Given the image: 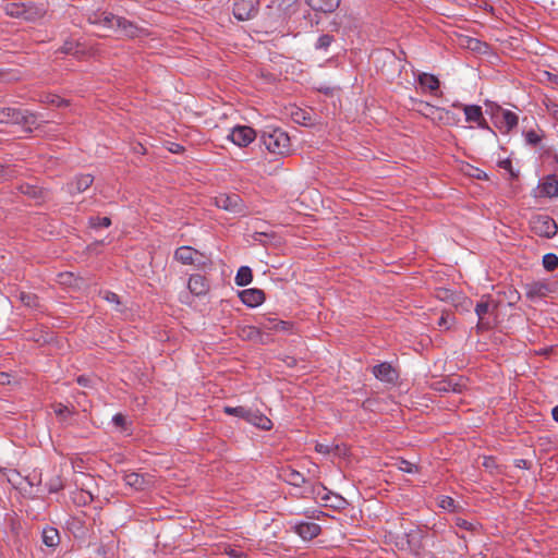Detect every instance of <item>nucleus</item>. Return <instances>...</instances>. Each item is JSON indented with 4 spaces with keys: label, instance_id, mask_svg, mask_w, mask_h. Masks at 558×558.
<instances>
[{
    "label": "nucleus",
    "instance_id": "39",
    "mask_svg": "<svg viewBox=\"0 0 558 558\" xmlns=\"http://www.w3.org/2000/svg\"><path fill=\"white\" fill-rule=\"evenodd\" d=\"M498 166L508 171L511 179H517L519 177V172L513 169L512 161L509 158L500 160Z\"/></svg>",
    "mask_w": 558,
    "mask_h": 558
},
{
    "label": "nucleus",
    "instance_id": "42",
    "mask_svg": "<svg viewBox=\"0 0 558 558\" xmlns=\"http://www.w3.org/2000/svg\"><path fill=\"white\" fill-rule=\"evenodd\" d=\"M398 469L405 473H414L417 471V466L407 460H400L398 462Z\"/></svg>",
    "mask_w": 558,
    "mask_h": 558
},
{
    "label": "nucleus",
    "instance_id": "17",
    "mask_svg": "<svg viewBox=\"0 0 558 558\" xmlns=\"http://www.w3.org/2000/svg\"><path fill=\"white\" fill-rule=\"evenodd\" d=\"M465 385L461 378H449L446 380H441L436 383V390L440 392H456L461 393Z\"/></svg>",
    "mask_w": 558,
    "mask_h": 558
},
{
    "label": "nucleus",
    "instance_id": "31",
    "mask_svg": "<svg viewBox=\"0 0 558 558\" xmlns=\"http://www.w3.org/2000/svg\"><path fill=\"white\" fill-rule=\"evenodd\" d=\"M58 282L63 286H78V278L73 272L66 271L58 275Z\"/></svg>",
    "mask_w": 558,
    "mask_h": 558
},
{
    "label": "nucleus",
    "instance_id": "21",
    "mask_svg": "<svg viewBox=\"0 0 558 558\" xmlns=\"http://www.w3.org/2000/svg\"><path fill=\"white\" fill-rule=\"evenodd\" d=\"M280 477L290 485L296 487H300L305 483V476L290 466L281 470Z\"/></svg>",
    "mask_w": 558,
    "mask_h": 558
},
{
    "label": "nucleus",
    "instance_id": "34",
    "mask_svg": "<svg viewBox=\"0 0 558 558\" xmlns=\"http://www.w3.org/2000/svg\"><path fill=\"white\" fill-rule=\"evenodd\" d=\"M250 409L245 407H226L225 413L234 415L246 421Z\"/></svg>",
    "mask_w": 558,
    "mask_h": 558
},
{
    "label": "nucleus",
    "instance_id": "47",
    "mask_svg": "<svg viewBox=\"0 0 558 558\" xmlns=\"http://www.w3.org/2000/svg\"><path fill=\"white\" fill-rule=\"evenodd\" d=\"M105 300L110 302V303H116V304H119V299H118V295L113 292H105Z\"/></svg>",
    "mask_w": 558,
    "mask_h": 558
},
{
    "label": "nucleus",
    "instance_id": "50",
    "mask_svg": "<svg viewBox=\"0 0 558 558\" xmlns=\"http://www.w3.org/2000/svg\"><path fill=\"white\" fill-rule=\"evenodd\" d=\"M72 50H73V45L71 43H65L61 47V52H63V53H72Z\"/></svg>",
    "mask_w": 558,
    "mask_h": 558
},
{
    "label": "nucleus",
    "instance_id": "2",
    "mask_svg": "<svg viewBox=\"0 0 558 558\" xmlns=\"http://www.w3.org/2000/svg\"><path fill=\"white\" fill-rule=\"evenodd\" d=\"M174 257L184 265L205 267L210 263L206 253L197 251L194 246H178Z\"/></svg>",
    "mask_w": 558,
    "mask_h": 558
},
{
    "label": "nucleus",
    "instance_id": "45",
    "mask_svg": "<svg viewBox=\"0 0 558 558\" xmlns=\"http://www.w3.org/2000/svg\"><path fill=\"white\" fill-rule=\"evenodd\" d=\"M482 464L490 473H494L495 470L498 469L496 459L494 457H484Z\"/></svg>",
    "mask_w": 558,
    "mask_h": 558
},
{
    "label": "nucleus",
    "instance_id": "1",
    "mask_svg": "<svg viewBox=\"0 0 558 558\" xmlns=\"http://www.w3.org/2000/svg\"><path fill=\"white\" fill-rule=\"evenodd\" d=\"M260 142L272 154L284 155L290 150V137L279 128H268L262 132Z\"/></svg>",
    "mask_w": 558,
    "mask_h": 558
},
{
    "label": "nucleus",
    "instance_id": "61",
    "mask_svg": "<svg viewBox=\"0 0 558 558\" xmlns=\"http://www.w3.org/2000/svg\"><path fill=\"white\" fill-rule=\"evenodd\" d=\"M554 82L558 83V76L554 75Z\"/></svg>",
    "mask_w": 558,
    "mask_h": 558
},
{
    "label": "nucleus",
    "instance_id": "58",
    "mask_svg": "<svg viewBox=\"0 0 558 558\" xmlns=\"http://www.w3.org/2000/svg\"><path fill=\"white\" fill-rule=\"evenodd\" d=\"M175 146L177 147H174V149H172V151L178 153L180 149H182V146H180V144H177Z\"/></svg>",
    "mask_w": 558,
    "mask_h": 558
},
{
    "label": "nucleus",
    "instance_id": "53",
    "mask_svg": "<svg viewBox=\"0 0 558 558\" xmlns=\"http://www.w3.org/2000/svg\"><path fill=\"white\" fill-rule=\"evenodd\" d=\"M77 383H78L80 385H82V386H87V384H88V378H86V377H84V376H80V377L77 378Z\"/></svg>",
    "mask_w": 558,
    "mask_h": 558
},
{
    "label": "nucleus",
    "instance_id": "48",
    "mask_svg": "<svg viewBox=\"0 0 558 558\" xmlns=\"http://www.w3.org/2000/svg\"><path fill=\"white\" fill-rule=\"evenodd\" d=\"M112 421H113L114 425L120 426V427L124 426V424H125V417L120 413L116 414L113 416Z\"/></svg>",
    "mask_w": 558,
    "mask_h": 558
},
{
    "label": "nucleus",
    "instance_id": "40",
    "mask_svg": "<svg viewBox=\"0 0 558 558\" xmlns=\"http://www.w3.org/2000/svg\"><path fill=\"white\" fill-rule=\"evenodd\" d=\"M542 135H539L538 133H536L534 130H531V131H527L525 133V141L527 144L532 145V146H536L541 143L542 141Z\"/></svg>",
    "mask_w": 558,
    "mask_h": 558
},
{
    "label": "nucleus",
    "instance_id": "52",
    "mask_svg": "<svg viewBox=\"0 0 558 558\" xmlns=\"http://www.w3.org/2000/svg\"><path fill=\"white\" fill-rule=\"evenodd\" d=\"M480 45H481V41L477 39H470V41H469V47L471 49H477Z\"/></svg>",
    "mask_w": 558,
    "mask_h": 558
},
{
    "label": "nucleus",
    "instance_id": "54",
    "mask_svg": "<svg viewBox=\"0 0 558 558\" xmlns=\"http://www.w3.org/2000/svg\"><path fill=\"white\" fill-rule=\"evenodd\" d=\"M551 414H553V418L558 422V405H556L555 408H553L551 410Z\"/></svg>",
    "mask_w": 558,
    "mask_h": 558
},
{
    "label": "nucleus",
    "instance_id": "11",
    "mask_svg": "<svg viewBox=\"0 0 558 558\" xmlns=\"http://www.w3.org/2000/svg\"><path fill=\"white\" fill-rule=\"evenodd\" d=\"M320 525L315 522H301L294 525V532L304 541H311L320 534Z\"/></svg>",
    "mask_w": 558,
    "mask_h": 558
},
{
    "label": "nucleus",
    "instance_id": "63",
    "mask_svg": "<svg viewBox=\"0 0 558 558\" xmlns=\"http://www.w3.org/2000/svg\"><path fill=\"white\" fill-rule=\"evenodd\" d=\"M445 323V318L440 317V324Z\"/></svg>",
    "mask_w": 558,
    "mask_h": 558
},
{
    "label": "nucleus",
    "instance_id": "32",
    "mask_svg": "<svg viewBox=\"0 0 558 558\" xmlns=\"http://www.w3.org/2000/svg\"><path fill=\"white\" fill-rule=\"evenodd\" d=\"M53 411L62 422H65L66 418L74 413L73 409H70L68 405H64L62 403L54 404Z\"/></svg>",
    "mask_w": 558,
    "mask_h": 558
},
{
    "label": "nucleus",
    "instance_id": "37",
    "mask_svg": "<svg viewBox=\"0 0 558 558\" xmlns=\"http://www.w3.org/2000/svg\"><path fill=\"white\" fill-rule=\"evenodd\" d=\"M26 10H31L28 13H24L23 17L26 21H35L41 19L45 15V10L36 7H26Z\"/></svg>",
    "mask_w": 558,
    "mask_h": 558
},
{
    "label": "nucleus",
    "instance_id": "14",
    "mask_svg": "<svg viewBox=\"0 0 558 558\" xmlns=\"http://www.w3.org/2000/svg\"><path fill=\"white\" fill-rule=\"evenodd\" d=\"M538 187L542 196H558V174H549L545 177Z\"/></svg>",
    "mask_w": 558,
    "mask_h": 558
},
{
    "label": "nucleus",
    "instance_id": "30",
    "mask_svg": "<svg viewBox=\"0 0 558 558\" xmlns=\"http://www.w3.org/2000/svg\"><path fill=\"white\" fill-rule=\"evenodd\" d=\"M19 300L27 307L35 308L39 305L38 298L36 294L31 292H20Z\"/></svg>",
    "mask_w": 558,
    "mask_h": 558
},
{
    "label": "nucleus",
    "instance_id": "29",
    "mask_svg": "<svg viewBox=\"0 0 558 558\" xmlns=\"http://www.w3.org/2000/svg\"><path fill=\"white\" fill-rule=\"evenodd\" d=\"M120 16L114 15L112 13H101L94 23L102 25L105 27H116L117 26V20H119Z\"/></svg>",
    "mask_w": 558,
    "mask_h": 558
},
{
    "label": "nucleus",
    "instance_id": "25",
    "mask_svg": "<svg viewBox=\"0 0 558 558\" xmlns=\"http://www.w3.org/2000/svg\"><path fill=\"white\" fill-rule=\"evenodd\" d=\"M239 336L243 340L257 341L262 338V330L259 327L244 326L239 330Z\"/></svg>",
    "mask_w": 558,
    "mask_h": 558
},
{
    "label": "nucleus",
    "instance_id": "55",
    "mask_svg": "<svg viewBox=\"0 0 558 558\" xmlns=\"http://www.w3.org/2000/svg\"><path fill=\"white\" fill-rule=\"evenodd\" d=\"M553 160H554V162L556 165V170H557L558 169V153L554 154Z\"/></svg>",
    "mask_w": 558,
    "mask_h": 558
},
{
    "label": "nucleus",
    "instance_id": "59",
    "mask_svg": "<svg viewBox=\"0 0 558 558\" xmlns=\"http://www.w3.org/2000/svg\"><path fill=\"white\" fill-rule=\"evenodd\" d=\"M329 498H330V497H329V494H326V495H324V496L322 497V500H324V501H326V502H327V501L329 500Z\"/></svg>",
    "mask_w": 558,
    "mask_h": 558
},
{
    "label": "nucleus",
    "instance_id": "4",
    "mask_svg": "<svg viewBox=\"0 0 558 558\" xmlns=\"http://www.w3.org/2000/svg\"><path fill=\"white\" fill-rule=\"evenodd\" d=\"M214 203L218 208L234 215H245L246 207L239 194H219L214 198Z\"/></svg>",
    "mask_w": 558,
    "mask_h": 558
},
{
    "label": "nucleus",
    "instance_id": "19",
    "mask_svg": "<svg viewBox=\"0 0 558 558\" xmlns=\"http://www.w3.org/2000/svg\"><path fill=\"white\" fill-rule=\"evenodd\" d=\"M305 2L314 10L324 13L333 12L340 4V0H305Z\"/></svg>",
    "mask_w": 558,
    "mask_h": 558
},
{
    "label": "nucleus",
    "instance_id": "22",
    "mask_svg": "<svg viewBox=\"0 0 558 558\" xmlns=\"http://www.w3.org/2000/svg\"><path fill=\"white\" fill-rule=\"evenodd\" d=\"M550 291L549 284L543 281H535L526 286V295L529 298L546 296Z\"/></svg>",
    "mask_w": 558,
    "mask_h": 558
},
{
    "label": "nucleus",
    "instance_id": "5",
    "mask_svg": "<svg viewBox=\"0 0 558 558\" xmlns=\"http://www.w3.org/2000/svg\"><path fill=\"white\" fill-rule=\"evenodd\" d=\"M259 8V0H233L232 12L236 20L248 21L253 19Z\"/></svg>",
    "mask_w": 558,
    "mask_h": 558
},
{
    "label": "nucleus",
    "instance_id": "62",
    "mask_svg": "<svg viewBox=\"0 0 558 558\" xmlns=\"http://www.w3.org/2000/svg\"><path fill=\"white\" fill-rule=\"evenodd\" d=\"M425 107H426V108H429V109H432V108H433V107H430V106H429V104H425Z\"/></svg>",
    "mask_w": 558,
    "mask_h": 558
},
{
    "label": "nucleus",
    "instance_id": "18",
    "mask_svg": "<svg viewBox=\"0 0 558 558\" xmlns=\"http://www.w3.org/2000/svg\"><path fill=\"white\" fill-rule=\"evenodd\" d=\"M116 27L120 31V33L123 36H126L129 38L138 37L140 33L142 32V29L136 24L122 16H120L119 20H117Z\"/></svg>",
    "mask_w": 558,
    "mask_h": 558
},
{
    "label": "nucleus",
    "instance_id": "12",
    "mask_svg": "<svg viewBox=\"0 0 558 558\" xmlns=\"http://www.w3.org/2000/svg\"><path fill=\"white\" fill-rule=\"evenodd\" d=\"M240 299L245 305L256 307L264 302L265 294L259 289H246L240 293Z\"/></svg>",
    "mask_w": 558,
    "mask_h": 558
},
{
    "label": "nucleus",
    "instance_id": "15",
    "mask_svg": "<svg viewBox=\"0 0 558 558\" xmlns=\"http://www.w3.org/2000/svg\"><path fill=\"white\" fill-rule=\"evenodd\" d=\"M374 376L385 383H393L397 379V373L389 363H380L373 367Z\"/></svg>",
    "mask_w": 558,
    "mask_h": 558
},
{
    "label": "nucleus",
    "instance_id": "26",
    "mask_svg": "<svg viewBox=\"0 0 558 558\" xmlns=\"http://www.w3.org/2000/svg\"><path fill=\"white\" fill-rule=\"evenodd\" d=\"M418 83L421 84V86L427 88L430 92H435L439 88V80L433 74H420Z\"/></svg>",
    "mask_w": 558,
    "mask_h": 558
},
{
    "label": "nucleus",
    "instance_id": "44",
    "mask_svg": "<svg viewBox=\"0 0 558 558\" xmlns=\"http://www.w3.org/2000/svg\"><path fill=\"white\" fill-rule=\"evenodd\" d=\"M489 304L487 302H481L475 307V313L478 317L480 323L483 320L484 316L488 313Z\"/></svg>",
    "mask_w": 558,
    "mask_h": 558
},
{
    "label": "nucleus",
    "instance_id": "9",
    "mask_svg": "<svg viewBox=\"0 0 558 558\" xmlns=\"http://www.w3.org/2000/svg\"><path fill=\"white\" fill-rule=\"evenodd\" d=\"M454 107L461 108L465 114V121L469 123H476L481 129L489 130V126L484 119L482 108L477 105H454Z\"/></svg>",
    "mask_w": 558,
    "mask_h": 558
},
{
    "label": "nucleus",
    "instance_id": "36",
    "mask_svg": "<svg viewBox=\"0 0 558 558\" xmlns=\"http://www.w3.org/2000/svg\"><path fill=\"white\" fill-rule=\"evenodd\" d=\"M17 171L14 167L0 165V180L8 181L16 178Z\"/></svg>",
    "mask_w": 558,
    "mask_h": 558
},
{
    "label": "nucleus",
    "instance_id": "13",
    "mask_svg": "<svg viewBox=\"0 0 558 558\" xmlns=\"http://www.w3.org/2000/svg\"><path fill=\"white\" fill-rule=\"evenodd\" d=\"M246 422L264 430H269L272 427L271 420L258 410L250 409Z\"/></svg>",
    "mask_w": 558,
    "mask_h": 558
},
{
    "label": "nucleus",
    "instance_id": "46",
    "mask_svg": "<svg viewBox=\"0 0 558 558\" xmlns=\"http://www.w3.org/2000/svg\"><path fill=\"white\" fill-rule=\"evenodd\" d=\"M315 450H316L318 453L328 454V453H330V452H331V450H332V446L327 445V444H316V446H315Z\"/></svg>",
    "mask_w": 558,
    "mask_h": 558
},
{
    "label": "nucleus",
    "instance_id": "10",
    "mask_svg": "<svg viewBox=\"0 0 558 558\" xmlns=\"http://www.w3.org/2000/svg\"><path fill=\"white\" fill-rule=\"evenodd\" d=\"M94 182V177L89 173L77 174L66 184V191L71 195L85 192Z\"/></svg>",
    "mask_w": 558,
    "mask_h": 558
},
{
    "label": "nucleus",
    "instance_id": "7",
    "mask_svg": "<svg viewBox=\"0 0 558 558\" xmlns=\"http://www.w3.org/2000/svg\"><path fill=\"white\" fill-rule=\"evenodd\" d=\"M255 130L247 125H236L228 135V138L239 147H246L255 140Z\"/></svg>",
    "mask_w": 558,
    "mask_h": 558
},
{
    "label": "nucleus",
    "instance_id": "49",
    "mask_svg": "<svg viewBox=\"0 0 558 558\" xmlns=\"http://www.w3.org/2000/svg\"><path fill=\"white\" fill-rule=\"evenodd\" d=\"M548 111L553 114V117L558 121V104L551 102L547 106Z\"/></svg>",
    "mask_w": 558,
    "mask_h": 558
},
{
    "label": "nucleus",
    "instance_id": "33",
    "mask_svg": "<svg viewBox=\"0 0 558 558\" xmlns=\"http://www.w3.org/2000/svg\"><path fill=\"white\" fill-rule=\"evenodd\" d=\"M543 266L546 270L553 271L558 267V256L554 253H548L543 256Z\"/></svg>",
    "mask_w": 558,
    "mask_h": 558
},
{
    "label": "nucleus",
    "instance_id": "56",
    "mask_svg": "<svg viewBox=\"0 0 558 558\" xmlns=\"http://www.w3.org/2000/svg\"><path fill=\"white\" fill-rule=\"evenodd\" d=\"M7 377H8V375H7V374H4V373L0 374V381H1L2 384H4V380H5V378H7Z\"/></svg>",
    "mask_w": 558,
    "mask_h": 558
},
{
    "label": "nucleus",
    "instance_id": "43",
    "mask_svg": "<svg viewBox=\"0 0 558 558\" xmlns=\"http://www.w3.org/2000/svg\"><path fill=\"white\" fill-rule=\"evenodd\" d=\"M438 506L445 510H453L454 500L449 496H441L438 500Z\"/></svg>",
    "mask_w": 558,
    "mask_h": 558
},
{
    "label": "nucleus",
    "instance_id": "16",
    "mask_svg": "<svg viewBox=\"0 0 558 558\" xmlns=\"http://www.w3.org/2000/svg\"><path fill=\"white\" fill-rule=\"evenodd\" d=\"M260 330L262 332H277V331H283L288 330L289 323L284 320H280L278 318L267 317L264 318L260 323Z\"/></svg>",
    "mask_w": 558,
    "mask_h": 558
},
{
    "label": "nucleus",
    "instance_id": "20",
    "mask_svg": "<svg viewBox=\"0 0 558 558\" xmlns=\"http://www.w3.org/2000/svg\"><path fill=\"white\" fill-rule=\"evenodd\" d=\"M187 288L191 293L195 295H204L208 291L206 279L201 275H193L190 277Z\"/></svg>",
    "mask_w": 558,
    "mask_h": 558
},
{
    "label": "nucleus",
    "instance_id": "3",
    "mask_svg": "<svg viewBox=\"0 0 558 558\" xmlns=\"http://www.w3.org/2000/svg\"><path fill=\"white\" fill-rule=\"evenodd\" d=\"M35 122L36 117L33 113L10 107L0 108V123L20 124L31 130V125Z\"/></svg>",
    "mask_w": 558,
    "mask_h": 558
},
{
    "label": "nucleus",
    "instance_id": "27",
    "mask_svg": "<svg viewBox=\"0 0 558 558\" xmlns=\"http://www.w3.org/2000/svg\"><path fill=\"white\" fill-rule=\"evenodd\" d=\"M252 280L253 275L251 268L247 266L240 267L235 276V283L240 287H244L250 284Z\"/></svg>",
    "mask_w": 558,
    "mask_h": 558
},
{
    "label": "nucleus",
    "instance_id": "24",
    "mask_svg": "<svg viewBox=\"0 0 558 558\" xmlns=\"http://www.w3.org/2000/svg\"><path fill=\"white\" fill-rule=\"evenodd\" d=\"M43 542L48 547H56L60 543V535L57 529L48 526L43 530Z\"/></svg>",
    "mask_w": 558,
    "mask_h": 558
},
{
    "label": "nucleus",
    "instance_id": "60",
    "mask_svg": "<svg viewBox=\"0 0 558 558\" xmlns=\"http://www.w3.org/2000/svg\"><path fill=\"white\" fill-rule=\"evenodd\" d=\"M61 104H63V100H60V99L58 98L57 106H60Z\"/></svg>",
    "mask_w": 558,
    "mask_h": 558
},
{
    "label": "nucleus",
    "instance_id": "6",
    "mask_svg": "<svg viewBox=\"0 0 558 558\" xmlns=\"http://www.w3.org/2000/svg\"><path fill=\"white\" fill-rule=\"evenodd\" d=\"M486 106L490 108V113L496 118L500 124L499 128H505L506 131L512 130L518 124V116L512 111L505 110L500 106L486 101Z\"/></svg>",
    "mask_w": 558,
    "mask_h": 558
},
{
    "label": "nucleus",
    "instance_id": "51",
    "mask_svg": "<svg viewBox=\"0 0 558 558\" xmlns=\"http://www.w3.org/2000/svg\"><path fill=\"white\" fill-rule=\"evenodd\" d=\"M514 463H515V466H517V468H524V469H527V468H529V466H527V461H526V460H524V459H518V460H515V462H514Z\"/></svg>",
    "mask_w": 558,
    "mask_h": 558
},
{
    "label": "nucleus",
    "instance_id": "41",
    "mask_svg": "<svg viewBox=\"0 0 558 558\" xmlns=\"http://www.w3.org/2000/svg\"><path fill=\"white\" fill-rule=\"evenodd\" d=\"M17 189L22 194H26L32 197H37L39 194L38 189L31 184H21Z\"/></svg>",
    "mask_w": 558,
    "mask_h": 558
},
{
    "label": "nucleus",
    "instance_id": "28",
    "mask_svg": "<svg viewBox=\"0 0 558 558\" xmlns=\"http://www.w3.org/2000/svg\"><path fill=\"white\" fill-rule=\"evenodd\" d=\"M5 13L12 17H23L24 13H28L31 10H26V5L23 3H8L4 8Z\"/></svg>",
    "mask_w": 558,
    "mask_h": 558
},
{
    "label": "nucleus",
    "instance_id": "23",
    "mask_svg": "<svg viewBox=\"0 0 558 558\" xmlns=\"http://www.w3.org/2000/svg\"><path fill=\"white\" fill-rule=\"evenodd\" d=\"M123 480L128 486L135 489H144L145 486L149 483V481H147L143 474L135 472L125 473Z\"/></svg>",
    "mask_w": 558,
    "mask_h": 558
},
{
    "label": "nucleus",
    "instance_id": "38",
    "mask_svg": "<svg viewBox=\"0 0 558 558\" xmlns=\"http://www.w3.org/2000/svg\"><path fill=\"white\" fill-rule=\"evenodd\" d=\"M333 41V36L329 34H323L318 37L316 41V49L327 50L331 43Z\"/></svg>",
    "mask_w": 558,
    "mask_h": 558
},
{
    "label": "nucleus",
    "instance_id": "57",
    "mask_svg": "<svg viewBox=\"0 0 558 558\" xmlns=\"http://www.w3.org/2000/svg\"><path fill=\"white\" fill-rule=\"evenodd\" d=\"M175 146L177 147H174V149H172V151L178 153L180 149H182V146H180V144H177Z\"/></svg>",
    "mask_w": 558,
    "mask_h": 558
},
{
    "label": "nucleus",
    "instance_id": "8",
    "mask_svg": "<svg viewBox=\"0 0 558 558\" xmlns=\"http://www.w3.org/2000/svg\"><path fill=\"white\" fill-rule=\"evenodd\" d=\"M555 220L548 216H537L532 220V230L543 238H551L557 233Z\"/></svg>",
    "mask_w": 558,
    "mask_h": 558
},
{
    "label": "nucleus",
    "instance_id": "35",
    "mask_svg": "<svg viewBox=\"0 0 558 558\" xmlns=\"http://www.w3.org/2000/svg\"><path fill=\"white\" fill-rule=\"evenodd\" d=\"M88 225L95 229L100 227H109L111 225V219L109 217L92 216L88 219Z\"/></svg>",
    "mask_w": 558,
    "mask_h": 558
}]
</instances>
